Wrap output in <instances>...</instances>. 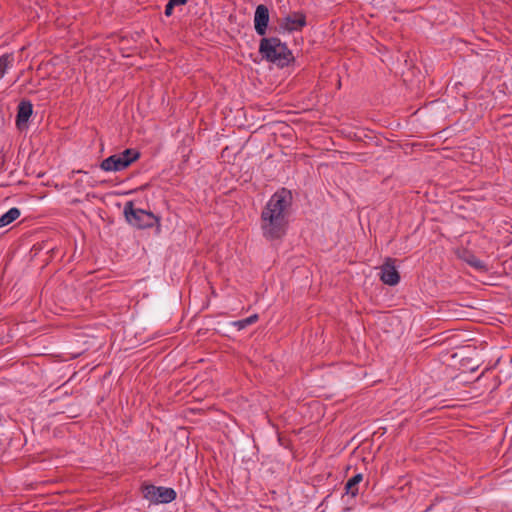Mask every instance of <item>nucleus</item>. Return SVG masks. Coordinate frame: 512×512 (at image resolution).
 Wrapping results in <instances>:
<instances>
[{
	"label": "nucleus",
	"instance_id": "nucleus-4",
	"mask_svg": "<svg viewBox=\"0 0 512 512\" xmlns=\"http://www.w3.org/2000/svg\"><path fill=\"white\" fill-rule=\"evenodd\" d=\"M306 24V15L304 13L293 12L281 19L279 29L282 32L301 31Z\"/></svg>",
	"mask_w": 512,
	"mask_h": 512
},
{
	"label": "nucleus",
	"instance_id": "nucleus-16",
	"mask_svg": "<svg viewBox=\"0 0 512 512\" xmlns=\"http://www.w3.org/2000/svg\"><path fill=\"white\" fill-rule=\"evenodd\" d=\"M467 262L477 269H483L485 267L483 262L474 256H472L471 259H468Z\"/></svg>",
	"mask_w": 512,
	"mask_h": 512
},
{
	"label": "nucleus",
	"instance_id": "nucleus-13",
	"mask_svg": "<svg viewBox=\"0 0 512 512\" xmlns=\"http://www.w3.org/2000/svg\"><path fill=\"white\" fill-rule=\"evenodd\" d=\"M118 155L121 157L122 161L127 162V166L129 167L133 162L139 159L140 152L135 149L128 148L123 152L118 153Z\"/></svg>",
	"mask_w": 512,
	"mask_h": 512
},
{
	"label": "nucleus",
	"instance_id": "nucleus-12",
	"mask_svg": "<svg viewBox=\"0 0 512 512\" xmlns=\"http://www.w3.org/2000/svg\"><path fill=\"white\" fill-rule=\"evenodd\" d=\"M142 492L145 499L157 503L159 487L152 484L143 485Z\"/></svg>",
	"mask_w": 512,
	"mask_h": 512
},
{
	"label": "nucleus",
	"instance_id": "nucleus-6",
	"mask_svg": "<svg viewBox=\"0 0 512 512\" xmlns=\"http://www.w3.org/2000/svg\"><path fill=\"white\" fill-rule=\"evenodd\" d=\"M269 23V9L264 4L256 7L254 14V28L258 35L264 36Z\"/></svg>",
	"mask_w": 512,
	"mask_h": 512
},
{
	"label": "nucleus",
	"instance_id": "nucleus-17",
	"mask_svg": "<svg viewBox=\"0 0 512 512\" xmlns=\"http://www.w3.org/2000/svg\"><path fill=\"white\" fill-rule=\"evenodd\" d=\"M175 6L176 5H172V3L170 1H168V3L165 6V12H164L165 15L168 16V17L171 16Z\"/></svg>",
	"mask_w": 512,
	"mask_h": 512
},
{
	"label": "nucleus",
	"instance_id": "nucleus-7",
	"mask_svg": "<svg viewBox=\"0 0 512 512\" xmlns=\"http://www.w3.org/2000/svg\"><path fill=\"white\" fill-rule=\"evenodd\" d=\"M100 168L104 171H122L128 168L127 162L122 161L121 157L118 154L111 155L104 159L101 164Z\"/></svg>",
	"mask_w": 512,
	"mask_h": 512
},
{
	"label": "nucleus",
	"instance_id": "nucleus-11",
	"mask_svg": "<svg viewBox=\"0 0 512 512\" xmlns=\"http://www.w3.org/2000/svg\"><path fill=\"white\" fill-rule=\"evenodd\" d=\"M20 210L16 207L9 209L0 217V228L5 227L15 221L20 216Z\"/></svg>",
	"mask_w": 512,
	"mask_h": 512
},
{
	"label": "nucleus",
	"instance_id": "nucleus-1",
	"mask_svg": "<svg viewBox=\"0 0 512 512\" xmlns=\"http://www.w3.org/2000/svg\"><path fill=\"white\" fill-rule=\"evenodd\" d=\"M292 200V193L286 188L271 196L261 213V229L266 239H281L286 234Z\"/></svg>",
	"mask_w": 512,
	"mask_h": 512
},
{
	"label": "nucleus",
	"instance_id": "nucleus-2",
	"mask_svg": "<svg viewBox=\"0 0 512 512\" xmlns=\"http://www.w3.org/2000/svg\"><path fill=\"white\" fill-rule=\"evenodd\" d=\"M259 53L262 59L281 68L294 61L292 51L278 37H263L259 43Z\"/></svg>",
	"mask_w": 512,
	"mask_h": 512
},
{
	"label": "nucleus",
	"instance_id": "nucleus-3",
	"mask_svg": "<svg viewBox=\"0 0 512 512\" xmlns=\"http://www.w3.org/2000/svg\"><path fill=\"white\" fill-rule=\"evenodd\" d=\"M123 213L126 221L137 229H147L153 226L160 227V218L158 216L150 211L135 208L133 201L125 203Z\"/></svg>",
	"mask_w": 512,
	"mask_h": 512
},
{
	"label": "nucleus",
	"instance_id": "nucleus-18",
	"mask_svg": "<svg viewBox=\"0 0 512 512\" xmlns=\"http://www.w3.org/2000/svg\"><path fill=\"white\" fill-rule=\"evenodd\" d=\"M169 1L172 3V5H176V6L185 5L188 2V0H169Z\"/></svg>",
	"mask_w": 512,
	"mask_h": 512
},
{
	"label": "nucleus",
	"instance_id": "nucleus-8",
	"mask_svg": "<svg viewBox=\"0 0 512 512\" xmlns=\"http://www.w3.org/2000/svg\"><path fill=\"white\" fill-rule=\"evenodd\" d=\"M33 107L30 101H21L18 105V111L16 116V125L19 129H22L26 125L30 116L32 115Z\"/></svg>",
	"mask_w": 512,
	"mask_h": 512
},
{
	"label": "nucleus",
	"instance_id": "nucleus-15",
	"mask_svg": "<svg viewBox=\"0 0 512 512\" xmlns=\"http://www.w3.org/2000/svg\"><path fill=\"white\" fill-rule=\"evenodd\" d=\"M14 61L12 54H4L0 56V73H5V71L12 65Z\"/></svg>",
	"mask_w": 512,
	"mask_h": 512
},
{
	"label": "nucleus",
	"instance_id": "nucleus-5",
	"mask_svg": "<svg viewBox=\"0 0 512 512\" xmlns=\"http://www.w3.org/2000/svg\"><path fill=\"white\" fill-rule=\"evenodd\" d=\"M380 279L384 284L394 286L400 281V275L395 266V259L386 258L381 266Z\"/></svg>",
	"mask_w": 512,
	"mask_h": 512
},
{
	"label": "nucleus",
	"instance_id": "nucleus-10",
	"mask_svg": "<svg viewBox=\"0 0 512 512\" xmlns=\"http://www.w3.org/2000/svg\"><path fill=\"white\" fill-rule=\"evenodd\" d=\"M157 503H170L176 499V492L172 488L159 487Z\"/></svg>",
	"mask_w": 512,
	"mask_h": 512
},
{
	"label": "nucleus",
	"instance_id": "nucleus-9",
	"mask_svg": "<svg viewBox=\"0 0 512 512\" xmlns=\"http://www.w3.org/2000/svg\"><path fill=\"white\" fill-rule=\"evenodd\" d=\"M363 480V475L358 473L350 478L345 484V491L347 494H350L352 497H355L358 494V484Z\"/></svg>",
	"mask_w": 512,
	"mask_h": 512
},
{
	"label": "nucleus",
	"instance_id": "nucleus-14",
	"mask_svg": "<svg viewBox=\"0 0 512 512\" xmlns=\"http://www.w3.org/2000/svg\"><path fill=\"white\" fill-rule=\"evenodd\" d=\"M258 320V315L253 314L245 319L238 320L234 322V326H236L239 330L246 328L248 325L255 323Z\"/></svg>",
	"mask_w": 512,
	"mask_h": 512
}]
</instances>
